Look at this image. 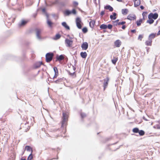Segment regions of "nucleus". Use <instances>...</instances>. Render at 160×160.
Returning <instances> with one entry per match:
<instances>
[{
	"label": "nucleus",
	"instance_id": "obj_48",
	"mask_svg": "<svg viewBox=\"0 0 160 160\" xmlns=\"http://www.w3.org/2000/svg\"><path fill=\"white\" fill-rule=\"evenodd\" d=\"M119 21V20L118 19H117L116 20L114 21H113V22L114 23H116V22H118Z\"/></svg>",
	"mask_w": 160,
	"mask_h": 160
},
{
	"label": "nucleus",
	"instance_id": "obj_56",
	"mask_svg": "<svg viewBox=\"0 0 160 160\" xmlns=\"http://www.w3.org/2000/svg\"><path fill=\"white\" fill-rule=\"evenodd\" d=\"M118 22H116V23H114V26H117L118 25Z\"/></svg>",
	"mask_w": 160,
	"mask_h": 160
},
{
	"label": "nucleus",
	"instance_id": "obj_13",
	"mask_svg": "<svg viewBox=\"0 0 160 160\" xmlns=\"http://www.w3.org/2000/svg\"><path fill=\"white\" fill-rule=\"evenodd\" d=\"M27 23V21L26 20H22L21 22L18 24V26L19 27H23Z\"/></svg>",
	"mask_w": 160,
	"mask_h": 160
},
{
	"label": "nucleus",
	"instance_id": "obj_29",
	"mask_svg": "<svg viewBox=\"0 0 160 160\" xmlns=\"http://www.w3.org/2000/svg\"><path fill=\"white\" fill-rule=\"evenodd\" d=\"M138 133H139V135L141 136H143L145 134V132L143 130H139V131Z\"/></svg>",
	"mask_w": 160,
	"mask_h": 160
},
{
	"label": "nucleus",
	"instance_id": "obj_61",
	"mask_svg": "<svg viewBox=\"0 0 160 160\" xmlns=\"http://www.w3.org/2000/svg\"><path fill=\"white\" fill-rule=\"evenodd\" d=\"M33 17L34 18H35V14H34V15H33Z\"/></svg>",
	"mask_w": 160,
	"mask_h": 160
},
{
	"label": "nucleus",
	"instance_id": "obj_50",
	"mask_svg": "<svg viewBox=\"0 0 160 160\" xmlns=\"http://www.w3.org/2000/svg\"><path fill=\"white\" fill-rule=\"evenodd\" d=\"M75 72H74L72 73H69V74L71 75L72 76H73L75 74Z\"/></svg>",
	"mask_w": 160,
	"mask_h": 160
},
{
	"label": "nucleus",
	"instance_id": "obj_32",
	"mask_svg": "<svg viewBox=\"0 0 160 160\" xmlns=\"http://www.w3.org/2000/svg\"><path fill=\"white\" fill-rule=\"evenodd\" d=\"M80 115L82 118H83L86 116V114L83 112H81L80 113Z\"/></svg>",
	"mask_w": 160,
	"mask_h": 160
},
{
	"label": "nucleus",
	"instance_id": "obj_55",
	"mask_svg": "<svg viewBox=\"0 0 160 160\" xmlns=\"http://www.w3.org/2000/svg\"><path fill=\"white\" fill-rule=\"evenodd\" d=\"M157 128L158 129H160V126L159 125H157Z\"/></svg>",
	"mask_w": 160,
	"mask_h": 160
},
{
	"label": "nucleus",
	"instance_id": "obj_42",
	"mask_svg": "<svg viewBox=\"0 0 160 160\" xmlns=\"http://www.w3.org/2000/svg\"><path fill=\"white\" fill-rule=\"evenodd\" d=\"M112 25L111 24H108V25H107V28H108V29H111L112 28Z\"/></svg>",
	"mask_w": 160,
	"mask_h": 160
},
{
	"label": "nucleus",
	"instance_id": "obj_35",
	"mask_svg": "<svg viewBox=\"0 0 160 160\" xmlns=\"http://www.w3.org/2000/svg\"><path fill=\"white\" fill-rule=\"evenodd\" d=\"M53 70L55 72V74H58V72L57 68L56 67H54Z\"/></svg>",
	"mask_w": 160,
	"mask_h": 160
},
{
	"label": "nucleus",
	"instance_id": "obj_23",
	"mask_svg": "<svg viewBox=\"0 0 160 160\" xmlns=\"http://www.w3.org/2000/svg\"><path fill=\"white\" fill-rule=\"evenodd\" d=\"M152 41L150 39H148V40H147L145 42L146 45L148 46H150L152 45Z\"/></svg>",
	"mask_w": 160,
	"mask_h": 160
},
{
	"label": "nucleus",
	"instance_id": "obj_5",
	"mask_svg": "<svg viewBox=\"0 0 160 160\" xmlns=\"http://www.w3.org/2000/svg\"><path fill=\"white\" fill-rule=\"evenodd\" d=\"M158 17V14L157 13H150L148 15V18L149 19H156Z\"/></svg>",
	"mask_w": 160,
	"mask_h": 160
},
{
	"label": "nucleus",
	"instance_id": "obj_15",
	"mask_svg": "<svg viewBox=\"0 0 160 160\" xmlns=\"http://www.w3.org/2000/svg\"><path fill=\"white\" fill-rule=\"evenodd\" d=\"M141 2L140 0H135L134 1V6L136 7L140 4Z\"/></svg>",
	"mask_w": 160,
	"mask_h": 160
},
{
	"label": "nucleus",
	"instance_id": "obj_58",
	"mask_svg": "<svg viewBox=\"0 0 160 160\" xmlns=\"http://www.w3.org/2000/svg\"><path fill=\"white\" fill-rule=\"evenodd\" d=\"M21 160H26L25 159H21Z\"/></svg>",
	"mask_w": 160,
	"mask_h": 160
},
{
	"label": "nucleus",
	"instance_id": "obj_52",
	"mask_svg": "<svg viewBox=\"0 0 160 160\" xmlns=\"http://www.w3.org/2000/svg\"><path fill=\"white\" fill-rule=\"evenodd\" d=\"M140 8L142 9H142H143L144 8V7L143 6H140Z\"/></svg>",
	"mask_w": 160,
	"mask_h": 160
},
{
	"label": "nucleus",
	"instance_id": "obj_59",
	"mask_svg": "<svg viewBox=\"0 0 160 160\" xmlns=\"http://www.w3.org/2000/svg\"><path fill=\"white\" fill-rule=\"evenodd\" d=\"M157 23H158V21H157L156 22V24H155V25H156L157 24Z\"/></svg>",
	"mask_w": 160,
	"mask_h": 160
},
{
	"label": "nucleus",
	"instance_id": "obj_16",
	"mask_svg": "<svg viewBox=\"0 0 160 160\" xmlns=\"http://www.w3.org/2000/svg\"><path fill=\"white\" fill-rule=\"evenodd\" d=\"M62 25L66 29L69 30H70L69 27L67 25V23L65 22H63L62 23Z\"/></svg>",
	"mask_w": 160,
	"mask_h": 160
},
{
	"label": "nucleus",
	"instance_id": "obj_8",
	"mask_svg": "<svg viewBox=\"0 0 160 160\" xmlns=\"http://www.w3.org/2000/svg\"><path fill=\"white\" fill-rule=\"evenodd\" d=\"M109 78H106L104 79V82H103V89L104 90H105L106 88L107 87L108 85V82L109 81Z\"/></svg>",
	"mask_w": 160,
	"mask_h": 160
},
{
	"label": "nucleus",
	"instance_id": "obj_4",
	"mask_svg": "<svg viewBox=\"0 0 160 160\" xmlns=\"http://www.w3.org/2000/svg\"><path fill=\"white\" fill-rule=\"evenodd\" d=\"M36 32V37L39 40H41L42 38L41 36V34L42 32V30L40 29L36 28L35 29Z\"/></svg>",
	"mask_w": 160,
	"mask_h": 160
},
{
	"label": "nucleus",
	"instance_id": "obj_21",
	"mask_svg": "<svg viewBox=\"0 0 160 160\" xmlns=\"http://www.w3.org/2000/svg\"><path fill=\"white\" fill-rule=\"evenodd\" d=\"M80 55L82 58H85L87 56V54L86 52H81L80 53Z\"/></svg>",
	"mask_w": 160,
	"mask_h": 160
},
{
	"label": "nucleus",
	"instance_id": "obj_27",
	"mask_svg": "<svg viewBox=\"0 0 160 160\" xmlns=\"http://www.w3.org/2000/svg\"><path fill=\"white\" fill-rule=\"evenodd\" d=\"M128 12V10L127 9H122V13L123 14H126Z\"/></svg>",
	"mask_w": 160,
	"mask_h": 160
},
{
	"label": "nucleus",
	"instance_id": "obj_26",
	"mask_svg": "<svg viewBox=\"0 0 160 160\" xmlns=\"http://www.w3.org/2000/svg\"><path fill=\"white\" fill-rule=\"evenodd\" d=\"M100 28L102 29H106L107 28V25L104 24H102L100 25Z\"/></svg>",
	"mask_w": 160,
	"mask_h": 160
},
{
	"label": "nucleus",
	"instance_id": "obj_57",
	"mask_svg": "<svg viewBox=\"0 0 160 160\" xmlns=\"http://www.w3.org/2000/svg\"><path fill=\"white\" fill-rule=\"evenodd\" d=\"M117 0L119 2H121L122 1V0Z\"/></svg>",
	"mask_w": 160,
	"mask_h": 160
},
{
	"label": "nucleus",
	"instance_id": "obj_6",
	"mask_svg": "<svg viewBox=\"0 0 160 160\" xmlns=\"http://www.w3.org/2000/svg\"><path fill=\"white\" fill-rule=\"evenodd\" d=\"M76 22L77 26L79 29H81L82 26L81 24V18L79 17H78L76 18Z\"/></svg>",
	"mask_w": 160,
	"mask_h": 160
},
{
	"label": "nucleus",
	"instance_id": "obj_7",
	"mask_svg": "<svg viewBox=\"0 0 160 160\" xmlns=\"http://www.w3.org/2000/svg\"><path fill=\"white\" fill-rule=\"evenodd\" d=\"M46 16L47 17V23L50 28H52V26L53 23L49 19V15L48 13H46Z\"/></svg>",
	"mask_w": 160,
	"mask_h": 160
},
{
	"label": "nucleus",
	"instance_id": "obj_54",
	"mask_svg": "<svg viewBox=\"0 0 160 160\" xmlns=\"http://www.w3.org/2000/svg\"><path fill=\"white\" fill-rule=\"evenodd\" d=\"M60 4L62 6H64L65 5L64 4L63 2H61Z\"/></svg>",
	"mask_w": 160,
	"mask_h": 160
},
{
	"label": "nucleus",
	"instance_id": "obj_46",
	"mask_svg": "<svg viewBox=\"0 0 160 160\" xmlns=\"http://www.w3.org/2000/svg\"><path fill=\"white\" fill-rule=\"evenodd\" d=\"M52 16L53 17L57 18V15L55 14H52Z\"/></svg>",
	"mask_w": 160,
	"mask_h": 160
},
{
	"label": "nucleus",
	"instance_id": "obj_47",
	"mask_svg": "<svg viewBox=\"0 0 160 160\" xmlns=\"http://www.w3.org/2000/svg\"><path fill=\"white\" fill-rule=\"evenodd\" d=\"M58 74H55L54 75V76L53 77V79H54V78H56L58 76Z\"/></svg>",
	"mask_w": 160,
	"mask_h": 160
},
{
	"label": "nucleus",
	"instance_id": "obj_28",
	"mask_svg": "<svg viewBox=\"0 0 160 160\" xmlns=\"http://www.w3.org/2000/svg\"><path fill=\"white\" fill-rule=\"evenodd\" d=\"M142 19H141L138 21H137L136 22L137 25L138 26H139L141 25V23L142 22Z\"/></svg>",
	"mask_w": 160,
	"mask_h": 160
},
{
	"label": "nucleus",
	"instance_id": "obj_1",
	"mask_svg": "<svg viewBox=\"0 0 160 160\" xmlns=\"http://www.w3.org/2000/svg\"><path fill=\"white\" fill-rule=\"evenodd\" d=\"M68 114L67 112H63L62 118L61 127L64 128L66 126L67 122L68 121Z\"/></svg>",
	"mask_w": 160,
	"mask_h": 160
},
{
	"label": "nucleus",
	"instance_id": "obj_43",
	"mask_svg": "<svg viewBox=\"0 0 160 160\" xmlns=\"http://www.w3.org/2000/svg\"><path fill=\"white\" fill-rule=\"evenodd\" d=\"M147 14V12H144L142 13V15L143 18L145 16H146V15Z\"/></svg>",
	"mask_w": 160,
	"mask_h": 160
},
{
	"label": "nucleus",
	"instance_id": "obj_45",
	"mask_svg": "<svg viewBox=\"0 0 160 160\" xmlns=\"http://www.w3.org/2000/svg\"><path fill=\"white\" fill-rule=\"evenodd\" d=\"M104 13H105L104 11H102L100 13V15L102 16L104 14Z\"/></svg>",
	"mask_w": 160,
	"mask_h": 160
},
{
	"label": "nucleus",
	"instance_id": "obj_14",
	"mask_svg": "<svg viewBox=\"0 0 160 160\" xmlns=\"http://www.w3.org/2000/svg\"><path fill=\"white\" fill-rule=\"evenodd\" d=\"M42 64V62H37L34 64V68L36 69L39 68L40 67Z\"/></svg>",
	"mask_w": 160,
	"mask_h": 160
},
{
	"label": "nucleus",
	"instance_id": "obj_25",
	"mask_svg": "<svg viewBox=\"0 0 160 160\" xmlns=\"http://www.w3.org/2000/svg\"><path fill=\"white\" fill-rule=\"evenodd\" d=\"M25 150L28 151H31V153H32V148L29 146H27L25 147Z\"/></svg>",
	"mask_w": 160,
	"mask_h": 160
},
{
	"label": "nucleus",
	"instance_id": "obj_37",
	"mask_svg": "<svg viewBox=\"0 0 160 160\" xmlns=\"http://www.w3.org/2000/svg\"><path fill=\"white\" fill-rule=\"evenodd\" d=\"M82 31L83 33H85L88 32V29L86 27H84L82 28Z\"/></svg>",
	"mask_w": 160,
	"mask_h": 160
},
{
	"label": "nucleus",
	"instance_id": "obj_24",
	"mask_svg": "<svg viewBox=\"0 0 160 160\" xmlns=\"http://www.w3.org/2000/svg\"><path fill=\"white\" fill-rule=\"evenodd\" d=\"M156 34L154 33H152L150 34L148 37L149 39H150L152 41V39H153L155 37Z\"/></svg>",
	"mask_w": 160,
	"mask_h": 160
},
{
	"label": "nucleus",
	"instance_id": "obj_40",
	"mask_svg": "<svg viewBox=\"0 0 160 160\" xmlns=\"http://www.w3.org/2000/svg\"><path fill=\"white\" fill-rule=\"evenodd\" d=\"M59 3V1L58 0H56L54 2H53L52 3V5H53L55 4H58Z\"/></svg>",
	"mask_w": 160,
	"mask_h": 160
},
{
	"label": "nucleus",
	"instance_id": "obj_22",
	"mask_svg": "<svg viewBox=\"0 0 160 160\" xmlns=\"http://www.w3.org/2000/svg\"><path fill=\"white\" fill-rule=\"evenodd\" d=\"M56 58L57 60L61 61L64 59V57L62 55H61L59 56H57L56 57Z\"/></svg>",
	"mask_w": 160,
	"mask_h": 160
},
{
	"label": "nucleus",
	"instance_id": "obj_10",
	"mask_svg": "<svg viewBox=\"0 0 160 160\" xmlns=\"http://www.w3.org/2000/svg\"><path fill=\"white\" fill-rule=\"evenodd\" d=\"M65 43L67 44V47H70L72 44L73 41L68 39H66L65 40Z\"/></svg>",
	"mask_w": 160,
	"mask_h": 160
},
{
	"label": "nucleus",
	"instance_id": "obj_51",
	"mask_svg": "<svg viewBox=\"0 0 160 160\" xmlns=\"http://www.w3.org/2000/svg\"><path fill=\"white\" fill-rule=\"evenodd\" d=\"M136 30L135 29L132 30H131V32L132 33H134L136 32Z\"/></svg>",
	"mask_w": 160,
	"mask_h": 160
},
{
	"label": "nucleus",
	"instance_id": "obj_39",
	"mask_svg": "<svg viewBox=\"0 0 160 160\" xmlns=\"http://www.w3.org/2000/svg\"><path fill=\"white\" fill-rule=\"evenodd\" d=\"M62 81V79L61 78H60L59 79H58L56 81H55L54 82L56 83H59V82H61Z\"/></svg>",
	"mask_w": 160,
	"mask_h": 160
},
{
	"label": "nucleus",
	"instance_id": "obj_19",
	"mask_svg": "<svg viewBox=\"0 0 160 160\" xmlns=\"http://www.w3.org/2000/svg\"><path fill=\"white\" fill-rule=\"evenodd\" d=\"M95 23V21L94 20H91L89 22V26H90V27L91 28H93L94 27Z\"/></svg>",
	"mask_w": 160,
	"mask_h": 160
},
{
	"label": "nucleus",
	"instance_id": "obj_9",
	"mask_svg": "<svg viewBox=\"0 0 160 160\" xmlns=\"http://www.w3.org/2000/svg\"><path fill=\"white\" fill-rule=\"evenodd\" d=\"M81 47L82 50H86L88 48V43L86 42H83L81 46Z\"/></svg>",
	"mask_w": 160,
	"mask_h": 160
},
{
	"label": "nucleus",
	"instance_id": "obj_30",
	"mask_svg": "<svg viewBox=\"0 0 160 160\" xmlns=\"http://www.w3.org/2000/svg\"><path fill=\"white\" fill-rule=\"evenodd\" d=\"M132 131L134 133H138L139 131V129L138 128H135L133 129Z\"/></svg>",
	"mask_w": 160,
	"mask_h": 160
},
{
	"label": "nucleus",
	"instance_id": "obj_33",
	"mask_svg": "<svg viewBox=\"0 0 160 160\" xmlns=\"http://www.w3.org/2000/svg\"><path fill=\"white\" fill-rule=\"evenodd\" d=\"M118 60V58H116L115 59H113V60H112V62L113 64H115L117 62V61Z\"/></svg>",
	"mask_w": 160,
	"mask_h": 160
},
{
	"label": "nucleus",
	"instance_id": "obj_20",
	"mask_svg": "<svg viewBox=\"0 0 160 160\" xmlns=\"http://www.w3.org/2000/svg\"><path fill=\"white\" fill-rule=\"evenodd\" d=\"M61 37V35L58 33L56 35L52 38L54 40H57L59 39Z\"/></svg>",
	"mask_w": 160,
	"mask_h": 160
},
{
	"label": "nucleus",
	"instance_id": "obj_63",
	"mask_svg": "<svg viewBox=\"0 0 160 160\" xmlns=\"http://www.w3.org/2000/svg\"><path fill=\"white\" fill-rule=\"evenodd\" d=\"M159 123H160V122H159Z\"/></svg>",
	"mask_w": 160,
	"mask_h": 160
},
{
	"label": "nucleus",
	"instance_id": "obj_36",
	"mask_svg": "<svg viewBox=\"0 0 160 160\" xmlns=\"http://www.w3.org/2000/svg\"><path fill=\"white\" fill-rule=\"evenodd\" d=\"M73 4L74 7H76L78 5V2L74 1L73 2Z\"/></svg>",
	"mask_w": 160,
	"mask_h": 160
},
{
	"label": "nucleus",
	"instance_id": "obj_31",
	"mask_svg": "<svg viewBox=\"0 0 160 160\" xmlns=\"http://www.w3.org/2000/svg\"><path fill=\"white\" fill-rule=\"evenodd\" d=\"M154 21L152 19H149V20H148L147 21V22L148 23L151 24L153 23L154 22Z\"/></svg>",
	"mask_w": 160,
	"mask_h": 160
},
{
	"label": "nucleus",
	"instance_id": "obj_3",
	"mask_svg": "<svg viewBox=\"0 0 160 160\" xmlns=\"http://www.w3.org/2000/svg\"><path fill=\"white\" fill-rule=\"evenodd\" d=\"M53 54L52 53L48 52L46 55V61L47 62H49L51 61L52 59Z\"/></svg>",
	"mask_w": 160,
	"mask_h": 160
},
{
	"label": "nucleus",
	"instance_id": "obj_41",
	"mask_svg": "<svg viewBox=\"0 0 160 160\" xmlns=\"http://www.w3.org/2000/svg\"><path fill=\"white\" fill-rule=\"evenodd\" d=\"M126 23V22L125 21H122V22H119L118 23V25H124V24Z\"/></svg>",
	"mask_w": 160,
	"mask_h": 160
},
{
	"label": "nucleus",
	"instance_id": "obj_12",
	"mask_svg": "<svg viewBox=\"0 0 160 160\" xmlns=\"http://www.w3.org/2000/svg\"><path fill=\"white\" fill-rule=\"evenodd\" d=\"M122 42L119 40H116L114 42V45L116 47H119L121 45Z\"/></svg>",
	"mask_w": 160,
	"mask_h": 160
},
{
	"label": "nucleus",
	"instance_id": "obj_2",
	"mask_svg": "<svg viewBox=\"0 0 160 160\" xmlns=\"http://www.w3.org/2000/svg\"><path fill=\"white\" fill-rule=\"evenodd\" d=\"M64 14L65 16H68L71 14L75 15L76 14V11L74 9H72V11L67 9L64 12Z\"/></svg>",
	"mask_w": 160,
	"mask_h": 160
},
{
	"label": "nucleus",
	"instance_id": "obj_44",
	"mask_svg": "<svg viewBox=\"0 0 160 160\" xmlns=\"http://www.w3.org/2000/svg\"><path fill=\"white\" fill-rule=\"evenodd\" d=\"M42 11L45 14V15H46V13H47L46 12V9L45 8H43L42 9Z\"/></svg>",
	"mask_w": 160,
	"mask_h": 160
},
{
	"label": "nucleus",
	"instance_id": "obj_60",
	"mask_svg": "<svg viewBox=\"0 0 160 160\" xmlns=\"http://www.w3.org/2000/svg\"><path fill=\"white\" fill-rule=\"evenodd\" d=\"M73 69H74V70H75V69H76V68H73Z\"/></svg>",
	"mask_w": 160,
	"mask_h": 160
},
{
	"label": "nucleus",
	"instance_id": "obj_38",
	"mask_svg": "<svg viewBox=\"0 0 160 160\" xmlns=\"http://www.w3.org/2000/svg\"><path fill=\"white\" fill-rule=\"evenodd\" d=\"M143 35H139V36L138 38V40L141 41L142 39L143 38Z\"/></svg>",
	"mask_w": 160,
	"mask_h": 160
},
{
	"label": "nucleus",
	"instance_id": "obj_49",
	"mask_svg": "<svg viewBox=\"0 0 160 160\" xmlns=\"http://www.w3.org/2000/svg\"><path fill=\"white\" fill-rule=\"evenodd\" d=\"M126 26L125 25H123L122 27V28L123 29H124L125 28H126Z\"/></svg>",
	"mask_w": 160,
	"mask_h": 160
},
{
	"label": "nucleus",
	"instance_id": "obj_34",
	"mask_svg": "<svg viewBox=\"0 0 160 160\" xmlns=\"http://www.w3.org/2000/svg\"><path fill=\"white\" fill-rule=\"evenodd\" d=\"M33 158L32 153H31L28 157L27 160H31Z\"/></svg>",
	"mask_w": 160,
	"mask_h": 160
},
{
	"label": "nucleus",
	"instance_id": "obj_53",
	"mask_svg": "<svg viewBox=\"0 0 160 160\" xmlns=\"http://www.w3.org/2000/svg\"><path fill=\"white\" fill-rule=\"evenodd\" d=\"M160 35V30L158 31V32L157 33V35Z\"/></svg>",
	"mask_w": 160,
	"mask_h": 160
},
{
	"label": "nucleus",
	"instance_id": "obj_62",
	"mask_svg": "<svg viewBox=\"0 0 160 160\" xmlns=\"http://www.w3.org/2000/svg\"><path fill=\"white\" fill-rule=\"evenodd\" d=\"M70 38L71 39H72V38Z\"/></svg>",
	"mask_w": 160,
	"mask_h": 160
},
{
	"label": "nucleus",
	"instance_id": "obj_11",
	"mask_svg": "<svg viewBox=\"0 0 160 160\" xmlns=\"http://www.w3.org/2000/svg\"><path fill=\"white\" fill-rule=\"evenodd\" d=\"M136 18V17L134 14H130L127 17V19L131 21L134 20Z\"/></svg>",
	"mask_w": 160,
	"mask_h": 160
},
{
	"label": "nucleus",
	"instance_id": "obj_17",
	"mask_svg": "<svg viewBox=\"0 0 160 160\" xmlns=\"http://www.w3.org/2000/svg\"><path fill=\"white\" fill-rule=\"evenodd\" d=\"M112 15H111L110 16V18L112 20H115L116 18V16L117 15V13L115 12H113L112 13Z\"/></svg>",
	"mask_w": 160,
	"mask_h": 160
},
{
	"label": "nucleus",
	"instance_id": "obj_18",
	"mask_svg": "<svg viewBox=\"0 0 160 160\" xmlns=\"http://www.w3.org/2000/svg\"><path fill=\"white\" fill-rule=\"evenodd\" d=\"M104 8L106 9L109 10L111 12L113 10V8L109 5H107L106 6L104 7Z\"/></svg>",
	"mask_w": 160,
	"mask_h": 160
}]
</instances>
